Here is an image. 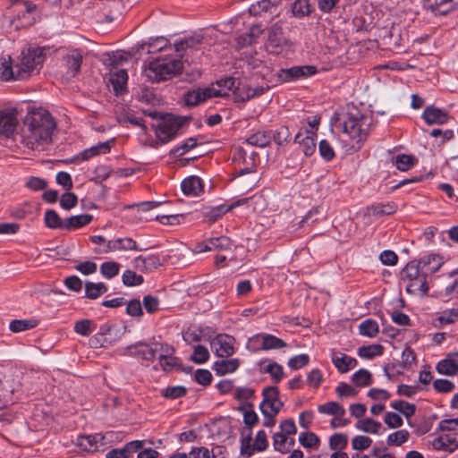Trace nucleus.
<instances>
[{
	"label": "nucleus",
	"mask_w": 458,
	"mask_h": 458,
	"mask_svg": "<svg viewBox=\"0 0 458 458\" xmlns=\"http://www.w3.org/2000/svg\"><path fill=\"white\" fill-rule=\"evenodd\" d=\"M55 123L51 114L45 110L29 113L21 132V142L31 150H43L52 143Z\"/></svg>",
	"instance_id": "f257e3e1"
},
{
	"label": "nucleus",
	"mask_w": 458,
	"mask_h": 458,
	"mask_svg": "<svg viewBox=\"0 0 458 458\" xmlns=\"http://www.w3.org/2000/svg\"><path fill=\"white\" fill-rule=\"evenodd\" d=\"M182 57V55L158 57L148 63L144 74L152 82L168 81L182 72L183 68Z\"/></svg>",
	"instance_id": "f03ea898"
},
{
	"label": "nucleus",
	"mask_w": 458,
	"mask_h": 458,
	"mask_svg": "<svg viewBox=\"0 0 458 458\" xmlns=\"http://www.w3.org/2000/svg\"><path fill=\"white\" fill-rule=\"evenodd\" d=\"M235 79L227 77L217 81L209 87L199 88L189 91L185 95V103L187 106H197L211 98H227L229 92L236 89Z\"/></svg>",
	"instance_id": "7ed1b4c3"
},
{
	"label": "nucleus",
	"mask_w": 458,
	"mask_h": 458,
	"mask_svg": "<svg viewBox=\"0 0 458 458\" xmlns=\"http://www.w3.org/2000/svg\"><path fill=\"white\" fill-rule=\"evenodd\" d=\"M441 265V258L437 255L424 257L420 260H412L403 269L401 273L402 280L408 282L425 276L428 273H435L440 268Z\"/></svg>",
	"instance_id": "20e7f679"
},
{
	"label": "nucleus",
	"mask_w": 458,
	"mask_h": 458,
	"mask_svg": "<svg viewBox=\"0 0 458 458\" xmlns=\"http://www.w3.org/2000/svg\"><path fill=\"white\" fill-rule=\"evenodd\" d=\"M44 59V50L42 48L23 50L21 62L15 65L18 79L21 81L27 80L35 72H38Z\"/></svg>",
	"instance_id": "39448f33"
},
{
	"label": "nucleus",
	"mask_w": 458,
	"mask_h": 458,
	"mask_svg": "<svg viewBox=\"0 0 458 458\" xmlns=\"http://www.w3.org/2000/svg\"><path fill=\"white\" fill-rule=\"evenodd\" d=\"M181 126L182 122L179 118L174 115H166L158 123L156 135L162 143L168 142L176 135Z\"/></svg>",
	"instance_id": "423d86ee"
},
{
	"label": "nucleus",
	"mask_w": 458,
	"mask_h": 458,
	"mask_svg": "<svg viewBox=\"0 0 458 458\" xmlns=\"http://www.w3.org/2000/svg\"><path fill=\"white\" fill-rule=\"evenodd\" d=\"M366 120L363 116H349L344 122V131L357 143L363 141L367 136Z\"/></svg>",
	"instance_id": "0eeeda50"
},
{
	"label": "nucleus",
	"mask_w": 458,
	"mask_h": 458,
	"mask_svg": "<svg viewBox=\"0 0 458 458\" xmlns=\"http://www.w3.org/2000/svg\"><path fill=\"white\" fill-rule=\"evenodd\" d=\"M235 339L225 334L217 335L212 339L210 345L212 352L218 357L228 358L235 352Z\"/></svg>",
	"instance_id": "6e6552de"
},
{
	"label": "nucleus",
	"mask_w": 458,
	"mask_h": 458,
	"mask_svg": "<svg viewBox=\"0 0 458 458\" xmlns=\"http://www.w3.org/2000/svg\"><path fill=\"white\" fill-rule=\"evenodd\" d=\"M318 70L313 65L293 66L289 69H281L278 78L283 82L306 78L317 73Z\"/></svg>",
	"instance_id": "1a4fd4ad"
},
{
	"label": "nucleus",
	"mask_w": 458,
	"mask_h": 458,
	"mask_svg": "<svg viewBox=\"0 0 458 458\" xmlns=\"http://www.w3.org/2000/svg\"><path fill=\"white\" fill-rule=\"evenodd\" d=\"M231 247V240L226 236L216 238H209L202 242L198 243L193 251L195 253H203L206 251H221L227 250Z\"/></svg>",
	"instance_id": "9d476101"
},
{
	"label": "nucleus",
	"mask_w": 458,
	"mask_h": 458,
	"mask_svg": "<svg viewBox=\"0 0 458 458\" xmlns=\"http://www.w3.org/2000/svg\"><path fill=\"white\" fill-rule=\"evenodd\" d=\"M247 199H240L233 202L231 205L222 204L210 208H205L202 211L204 222L212 225L220 219L225 214L231 211L233 208L238 207L245 203Z\"/></svg>",
	"instance_id": "9b49d317"
},
{
	"label": "nucleus",
	"mask_w": 458,
	"mask_h": 458,
	"mask_svg": "<svg viewBox=\"0 0 458 458\" xmlns=\"http://www.w3.org/2000/svg\"><path fill=\"white\" fill-rule=\"evenodd\" d=\"M280 0H260L252 4L249 8V13L253 16H262L269 13L271 16L279 15Z\"/></svg>",
	"instance_id": "f8f14e48"
},
{
	"label": "nucleus",
	"mask_w": 458,
	"mask_h": 458,
	"mask_svg": "<svg viewBox=\"0 0 458 458\" xmlns=\"http://www.w3.org/2000/svg\"><path fill=\"white\" fill-rule=\"evenodd\" d=\"M63 66L66 70L65 76L74 77L80 71L82 63V54L77 50H71L63 57Z\"/></svg>",
	"instance_id": "ddd939ff"
},
{
	"label": "nucleus",
	"mask_w": 458,
	"mask_h": 458,
	"mask_svg": "<svg viewBox=\"0 0 458 458\" xmlns=\"http://www.w3.org/2000/svg\"><path fill=\"white\" fill-rule=\"evenodd\" d=\"M458 322V301L454 303L449 309L437 313L431 320V324L436 328H441L446 325H452Z\"/></svg>",
	"instance_id": "4468645a"
},
{
	"label": "nucleus",
	"mask_w": 458,
	"mask_h": 458,
	"mask_svg": "<svg viewBox=\"0 0 458 458\" xmlns=\"http://www.w3.org/2000/svg\"><path fill=\"white\" fill-rule=\"evenodd\" d=\"M18 120L13 110L0 111V134L9 138L16 131Z\"/></svg>",
	"instance_id": "2eb2a0df"
},
{
	"label": "nucleus",
	"mask_w": 458,
	"mask_h": 458,
	"mask_svg": "<svg viewBox=\"0 0 458 458\" xmlns=\"http://www.w3.org/2000/svg\"><path fill=\"white\" fill-rule=\"evenodd\" d=\"M138 246L131 238H116L106 242L105 249H98L97 253H107L116 250H137Z\"/></svg>",
	"instance_id": "dca6fc26"
},
{
	"label": "nucleus",
	"mask_w": 458,
	"mask_h": 458,
	"mask_svg": "<svg viewBox=\"0 0 458 458\" xmlns=\"http://www.w3.org/2000/svg\"><path fill=\"white\" fill-rule=\"evenodd\" d=\"M316 132L314 131H299L295 138L294 142L298 143L305 156H311L316 150L315 142Z\"/></svg>",
	"instance_id": "f3484780"
},
{
	"label": "nucleus",
	"mask_w": 458,
	"mask_h": 458,
	"mask_svg": "<svg viewBox=\"0 0 458 458\" xmlns=\"http://www.w3.org/2000/svg\"><path fill=\"white\" fill-rule=\"evenodd\" d=\"M454 0H425L424 7L432 14L437 16L446 15L455 7Z\"/></svg>",
	"instance_id": "a211bd4d"
},
{
	"label": "nucleus",
	"mask_w": 458,
	"mask_h": 458,
	"mask_svg": "<svg viewBox=\"0 0 458 458\" xmlns=\"http://www.w3.org/2000/svg\"><path fill=\"white\" fill-rule=\"evenodd\" d=\"M106 437V435L102 434L80 436L77 438V444L84 451L93 452L97 451L99 447L104 446L106 445V443L104 442Z\"/></svg>",
	"instance_id": "6ab92c4d"
},
{
	"label": "nucleus",
	"mask_w": 458,
	"mask_h": 458,
	"mask_svg": "<svg viewBox=\"0 0 458 458\" xmlns=\"http://www.w3.org/2000/svg\"><path fill=\"white\" fill-rule=\"evenodd\" d=\"M436 369L439 374L454 376L458 372V352L449 353L437 364Z\"/></svg>",
	"instance_id": "aec40b11"
},
{
	"label": "nucleus",
	"mask_w": 458,
	"mask_h": 458,
	"mask_svg": "<svg viewBox=\"0 0 458 458\" xmlns=\"http://www.w3.org/2000/svg\"><path fill=\"white\" fill-rule=\"evenodd\" d=\"M331 359L334 365L342 373L349 371L350 369L355 368L358 364L356 359L340 352H333Z\"/></svg>",
	"instance_id": "412c9836"
},
{
	"label": "nucleus",
	"mask_w": 458,
	"mask_h": 458,
	"mask_svg": "<svg viewBox=\"0 0 458 458\" xmlns=\"http://www.w3.org/2000/svg\"><path fill=\"white\" fill-rule=\"evenodd\" d=\"M422 118L429 124H444L448 121V114L437 107L428 106L422 114Z\"/></svg>",
	"instance_id": "4be33fe9"
},
{
	"label": "nucleus",
	"mask_w": 458,
	"mask_h": 458,
	"mask_svg": "<svg viewBox=\"0 0 458 458\" xmlns=\"http://www.w3.org/2000/svg\"><path fill=\"white\" fill-rule=\"evenodd\" d=\"M128 81L127 72L123 69L111 71L109 74V81L113 86L115 95H122L126 91Z\"/></svg>",
	"instance_id": "5701e85b"
},
{
	"label": "nucleus",
	"mask_w": 458,
	"mask_h": 458,
	"mask_svg": "<svg viewBox=\"0 0 458 458\" xmlns=\"http://www.w3.org/2000/svg\"><path fill=\"white\" fill-rule=\"evenodd\" d=\"M0 79L4 81L19 80L17 68L14 70L10 55H2L0 57Z\"/></svg>",
	"instance_id": "b1692460"
},
{
	"label": "nucleus",
	"mask_w": 458,
	"mask_h": 458,
	"mask_svg": "<svg viewBox=\"0 0 458 458\" xmlns=\"http://www.w3.org/2000/svg\"><path fill=\"white\" fill-rule=\"evenodd\" d=\"M174 352V349L172 346L165 344L159 354V364L165 371L172 370L178 364L177 358L173 355Z\"/></svg>",
	"instance_id": "393cba45"
},
{
	"label": "nucleus",
	"mask_w": 458,
	"mask_h": 458,
	"mask_svg": "<svg viewBox=\"0 0 458 458\" xmlns=\"http://www.w3.org/2000/svg\"><path fill=\"white\" fill-rule=\"evenodd\" d=\"M182 190L185 195L198 196L203 191V185L200 178L198 176H190L182 182Z\"/></svg>",
	"instance_id": "a878e982"
},
{
	"label": "nucleus",
	"mask_w": 458,
	"mask_h": 458,
	"mask_svg": "<svg viewBox=\"0 0 458 458\" xmlns=\"http://www.w3.org/2000/svg\"><path fill=\"white\" fill-rule=\"evenodd\" d=\"M432 446L435 450H443L454 452L458 448L456 439L449 435H443L432 441Z\"/></svg>",
	"instance_id": "bb28decb"
},
{
	"label": "nucleus",
	"mask_w": 458,
	"mask_h": 458,
	"mask_svg": "<svg viewBox=\"0 0 458 458\" xmlns=\"http://www.w3.org/2000/svg\"><path fill=\"white\" fill-rule=\"evenodd\" d=\"M240 366L238 359H229L217 360L213 365V369L219 376H224L234 372Z\"/></svg>",
	"instance_id": "cd10ccee"
},
{
	"label": "nucleus",
	"mask_w": 458,
	"mask_h": 458,
	"mask_svg": "<svg viewBox=\"0 0 458 458\" xmlns=\"http://www.w3.org/2000/svg\"><path fill=\"white\" fill-rule=\"evenodd\" d=\"M165 344H154L153 345H148L144 344H139L136 345L137 353L142 357V359L146 360H153L156 357V354L162 352L164 350Z\"/></svg>",
	"instance_id": "c85d7f7f"
},
{
	"label": "nucleus",
	"mask_w": 458,
	"mask_h": 458,
	"mask_svg": "<svg viewBox=\"0 0 458 458\" xmlns=\"http://www.w3.org/2000/svg\"><path fill=\"white\" fill-rule=\"evenodd\" d=\"M268 46L271 47H279L285 44L286 40L284 37L281 25L276 22L273 24L268 30Z\"/></svg>",
	"instance_id": "c756f323"
},
{
	"label": "nucleus",
	"mask_w": 458,
	"mask_h": 458,
	"mask_svg": "<svg viewBox=\"0 0 458 458\" xmlns=\"http://www.w3.org/2000/svg\"><path fill=\"white\" fill-rule=\"evenodd\" d=\"M92 216L89 214H83L79 216H70L64 219V230H72L81 228L90 223Z\"/></svg>",
	"instance_id": "7c9ffc66"
},
{
	"label": "nucleus",
	"mask_w": 458,
	"mask_h": 458,
	"mask_svg": "<svg viewBox=\"0 0 458 458\" xmlns=\"http://www.w3.org/2000/svg\"><path fill=\"white\" fill-rule=\"evenodd\" d=\"M159 259L154 255L139 256L134 259L133 266L139 270H150L159 265Z\"/></svg>",
	"instance_id": "2f4dec72"
},
{
	"label": "nucleus",
	"mask_w": 458,
	"mask_h": 458,
	"mask_svg": "<svg viewBox=\"0 0 458 458\" xmlns=\"http://www.w3.org/2000/svg\"><path fill=\"white\" fill-rule=\"evenodd\" d=\"M406 292L411 294L425 295L428 293L426 276L406 282Z\"/></svg>",
	"instance_id": "473e14b6"
},
{
	"label": "nucleus",
	"mask_w": 458,
	"mask_h": 458,
	"mask_svg": "<svg viewBox=\"0 0 458 458\" xmlns=\"http://www.w3.org/2000/svg\"><path fill=\"white\" fill-rule=\"evenodd\" d=\"M110 149H111V147H110L109 142H102V143H98L96 146H93L89 148L83 150L80 154V157H81V160L87 161V160H89L90 158H92L93 157L108 153L110 151Z\"/></svg>",
	"instance_id": "72a5a7b5"
},
{
	"label": "nucleus",
	"mask_w": 458,
	"mask_h": 458,
	"mask_svg": "<svg viewBox=\"0 0 458 458\" xmlns=\"http://www.w3.org/2000/svg\"><path fill=\"white\" fill-rule=\"evenodd\" d=\"M396 210L397 206L394 202L373 204L369 208V214L373 216H389Z\"/></svg>",
	"instance_id": "f704fd0d"
},
{
	"label": "nucleus",
	"mask_w": 458,
	"mask_h": 458,
	"mask_svg": "<svg viewBox=\"0 0 458 458\" xmlns=\"http://www.w3.org/2000/svg\"><path fill=\"white\" fill-rule=\"evenodd\" d=\"M357 429L369 434H379L382 424L370 418L360 420L355 424Z\"/></svg>",
	"instance_id": "c9c22d12"
},
{
	"label": "nucleus",
	"mask_w": 458,
	"mask_h": 458,
	"mask_svg": "<svg viewBox=\"0 0 458 458\" xmlns=\"http://www.w3.org/2000/svg\"><path fill=\"white\" fill-rule=\"evenodd\" d=\"M107 291V287L104 283L87 282L85 284V293L89 299H97Z\"/></svg>",
	"instance_id": "e433bc0d"
},
{
	"label": "nucleus",
	"mask_w": 458,
	"mask_h": 458,
	"mask_svg": "<svg viewBox=\"0 0 458 458\" xmlns=\"http://www.w3.org/2000/svg\"><path fill=\"white\" fill-rule=\"evenodd\" d=\"M38 322L34 319H14L11 321L9 328L13 333H20L36 327Z\"/></svg>",
	"instance_id": "4c0bfd02"
},
{
	"label": "nucleus",
	"mask_w": 458,
	"mask_h": 458,
	"mask_svg": "<svg viewBox=\"0 0 458 458\" xmlns=\"http://www.w3.org/2000/svg\"><path fill=\"white\" fill-rule=\"evenodd\" d=\"M45 224L51 229L64 230V220H62L58 214L52 209L47 210L45 213Z\"/></svg>",
	"instance_id": "58836bf2"
},
{
	"label": "nucleus",
	"mask_w": 458,
	"mask_h": 458,
	"mask_svg": "<svg viewBox=\"0 0 458 458\" xmlns=\"http://www.w3.org/2000/svg\"><path fill=\"white\" fill-rule=\"evenodd\" d=\"M328 445L333 451H344L348 445V437L343 433H336L330 437Z\"/></svg>",
	"instance_id": "ea45409f"
},
{
	"label": "nucleus",
	"mask_w": 458,
	"mask_h": 458,
	"mask_svg": "<svg viewBox=\"0 0 458 458\" xmlns=\"http://www.w3.org/2000/svg\"><path fill=\"white\" fill-rule=\"evenodd\" d=\"M266 89L264 87L252 88L250 86L243 87L242 91L236 95V99L241 101H247L252 98L261 96L264 94Z\"/></svg>",
	"instance_id": "a19ab883"
},
{
	"label": "nucleus",
	"mask_w": 458,
	"mask_h": 458,
	"mask_svg": "<svg viewBox=\"0 0 458 458\" xmlns=\"http://www.w3.org/2000/svg\"><path fill=\"white\" fill-rule=\"evenodd\" d=\"M292 12L295 17L301 18L308 16L312 9L308 0H296L293 4Z\"/></svg>",
	"instance_id": "79ce46f5"
},
{
	"label": "nucleus",
	"mask_w": 458,
	"mask_h": 458,
	"mask_svg": "<svg viewBox=\"0 0 458 458\" xmlns=\"http://www.w3.org/2000/svg\"><path fill=\"white\" fill-rule=\"evenodd\" d=\"M318 410L320 413L334 416L345 414L344 408L335 402H328L327 403L321 404L318 406Z\"/></svg>",
	"instance_id": "37998d69"
},
{
	"label": "nucleus",
	"mask_w": 458,
	"mask_h": 458,
	"mask_svg": "<svg viewBox=\"0 0 458 458\" xmlns=\"http://www.w3.org/2000/svg\"><path fill=\"white\" fill-rule=\"evenodd\" d=\"M283 407V403L277 399L273 401H262L260 410L264 415H277Z\"/></svg>",
	"instance_id": "c03bdc74"
},
{
	"label": "nucleus",
	"mask_w": 458,
	"mask_h": 458,
	"mask_svg": "<svg viewBox=\"0 0 458 458\" xmlns=\"http://www.w3.org/2000/svg\"><path fill=\"white\" fill-rule=\"evenodd\" d=\"M96 328V324L90 319H81L75 323L74 331L83 336L89 335Z\"/></svg>",
	"instance_id": "a18cd8bd"
},
{
	"label": "nucleus",
	"mask_w": 458,
	"mask_h": 458,
	"mask_svg": "<svg viewBox=\"0 0 458 458\" xmlns=\"http://www.w3.org/2000/svg\"><path fill=\"white\" fill-rule=\"evenodd\" d=\"M416 163V158L411 155L401 154L395 157V165L398 170L405 172L411 169Z\"/></svg>",
	"instance_id": "49530a36"
},
{
	"label": "nucleus",
	"mask_w": 458,
	"mask_h": 458,
	"mask_svg": "<svg viewBox=\"0 0 458 458\" xmlns=\"http://www.w3.org/2000/svg\"><path fill=\"white\" fill-rule=\"evenodd\" d=\"M410 437V433L406 429H401L390 434L387 437V445L400 446L403 443L407 442Z\"/></svg>",
	"instance_id": "de8ad7c7"
},
{
	"label": "nucleus",
	"mask_w": 458,
	"mask_h": 458,
	"mask_svg": "<svg viewBox=\"0 0 458 458\" xmlns=\"http://www.w3.org/2000/svg\"><path fill=\"white\" fill-rule=\"evenodd\" d=\"M384 348L380 344H371L368 346H362L359 348L358 354L361 358L371 359L375 356L381 355L383 353Z\"/></svg>",
	"instance_id": "09e8293b"
},
{
	"label": "nucleus",
	"mask_w": 458,
	"mask_h": 458,
	"mask_svg": "<svg viewBox=\"0 0 458 458\" xmlns=\"http://www.w3.org/2000/svg\"><path fill=\"white\" fill-rule=\"evenodd\" d=\"M391 407L402 414H403L406 418L411 417L415 412V405L409 403L404 401H394L390 403Z\"/></svg>",
	"instance_id": "8fccbe9b"
},
{
	"label": "nucleus",
	"mask_w": 458,
	"mask_h": 458,
	"mask_svg": "<svg viewBox=\"0 0 458 458\" xmlns=\"http://www.w3.org/2000/svg\"><path fill=\"white\" fill-rule=\"evenodd\" d=\"M247 142L250 145L263 148L269 144L270 136L264 131H259L250 135L247 139Z\"/></svg>",
	"instance_id": "3c124183"
},
{
	"label": "nucleus",
	"mask_w": 458,
	"mask_h": 458,
	"mask_svg": "<svg viewBox=\"0 0 458 458\" xmlns=\"http://www.w3.org/2000/svg\"><path fill=\"white\" fill-rule=\"evenodd\" d=\"M262 370L266 373L270 374L271 377L276 382H279L284 377L283 368L276 362H270L267 365L263 364Z\"/></svg>",
	"instance_id": "603ef678"
},
{
	"label": "nucleus",
	"mask_w": 458,
	"mask_h": 458,
	"mask_svg": "<svg viewBox=\"0 0 458 458\" xmlns=\"http://www.w3.org/2000/svg\"><path fill=\"white\" fill-rule=\"evenodd\" d=\"M360 333L362 335L374 337L378 333V325L372 319H367L360 325Z\"/></svg>",
	"instance_id": "864d4df0"
},
{
	"label": "nucleus",
	"mask_w": 458,
	"mask_h": 458,
	"mask_svg": "<svg viewBox=\"0 0 458 458\" xmlns=\"http://www.w3.org/2000/svg\"><path fill=\"white\" fill-rule=\"evenodd\" d=\"M120 265L114 261L104 262L100 266L101 274L108 279L113 278L114 276L118 275Z\"/></svg>",
	"instance_id": "5fc2aeb1"
},
{
	"label": "nucleus",
	"mask_w": 458,
	"mask_h": 458,
	"mask_svg": "<svg viewBox=\"0 0 458 458\" xmlns=\"http://www.w3.org/2000/svg\"><path fill=\"white\" fill-rule=\"evenodd\" d=\"M353 383L358 386H366L371 384V374L364 369L355 372L352 376Z\"/></svg>",
	"instance_id": "6e6d98bb"
},
{
	"label": "nucleus",
	"mask_w": 458,
	"mask_h": 458,
	"mask_svg": "<svg viewBox=\"0 0 458 458\" xmlns=\"http://www.w3.org/2000/svg\"><path fill=\"white\" fill-rule=\"evenodd\" d=\"M274 448L280 453L289 452L288 437L283 433H276L273 437Z\"/></svg>",
	"instance_id": "4d7b16f0"
},
{
	"label": "nucleus",
	"mask_w": 458,
	"mask_h": 458,
	"mask_svg": "<svg viewBox=\"0 0 458 458\" xmlns=\"http://www.w3.org/2000/svg\"><path fill=\"white\" fill-rule=\"evenodd\" d=\"M263 344L265 350L280 349L286 345L282 339L268 334H264Z\"/></svg>",
	"instance_id": "13d9d810"
},
{
	"label": "nucleus",
	"mask_w": 458,
	"mask_h": 458,
	"mask_svg": "<svg viewBox=\"0 0 458 458\" xmlns=\"http://www.w3.org/2000/svg\"><path fill=\"white\" fill-rule=\"evenodd\" d=\"M299 442L306 448H313L318 445L319 438L312 432H305L300 435Z\"/></svg>",
	"instance_id": "bf43d9fd"
},
{
	"label": "nucleus",
	"mask_w": 458,
	"mask_h": 458,
	"mask_svg": "<svg viewBox=\"0 0 458 458\" xmlns=\"http://www.w3.org/2000/svg\"><path fill=\"white\" fill-rule=\"evenodd\" d=\"M372 444V439L366 436H356L352 439V447L356 451H364Z\"/></svg>",
	"instance_id": "052dcab7"
},
{
	"label": "nucleus",
	"mask_w": 458,
	"mask_h": 458,
	"mask_svg": "<svg viewBox=\"0 0 458 458\" xmlns=\"http://www.w3.org/2000/svg\"><path fill=\"white\" fill-rule=\"evenodd\" d=\"M209 358V352L208 350L202 346V345H197L194 347V352L191 356V360L195 363L201 364L206 362Z\"/></svg>",
	"instance_id": "680f3d73"
},
{
	"label": "nucleus",
	"mask_w": 458,
	"mask_h": 458,
	"mask_svg": "<svg viewBox=\"0 0 458 458\" xmlns=\"http://www.w3.org/2000/svg\"><path fill=\"white\" fill-rule=\"evenodd\" d=\"M123 283L128 286L140 285L143 283V277L131 270H126L123 275Z\"/></svg>",
	"instance_id": "e2e57ef3"
},
{
	"label": "nucleus",
	"mask_w": 458,
	"mask_h": 458,
	"mask_svg": "<svg viewBox=\"0 0 458 458\" xmlns=\"http://www.w3.org/2000/svg\"><path fill=\"white\" fill-rule=\"evenodd\" d=\"M263 337L264 334H258L248 340L246 348L250 352H258L260 350H265V345L263 344Z\"/></svg>",
	"instance_id": "0e129e2a"
},
{
	"label": "nucleus",
	"mask_w": 458,
	"mask_h": 458,
	"mask_svg": "<svg viewBox=\"0 0 458 458\" xmlns=\"http://www.w3.org/2000/svg\"><path fill=\"white\" fill-rule=\"evenodd\" d=\"M200 42H201V39L199 38H185L184 40L175 43L174 50L177 53H180L182 51H186L190 48L194 47L196 45L199 44Z\"/></svg>",
	"instance_id": "69168bd1"
},
{
	"label": "nucleus",
	"mask_w": 458,
	"mask_h": 458,
	"mask_svg": "<svg viewBox=\"0 0 458 458\" xmlns=\"http://www.w3.org/2000/svg\"><path fill=\"white\" fill-rule=\"evenodd\" d=\"M318 150L320 156L327 161L332 160L335 157V151L329 142L326 140L319 142Z\"/></svg>",
	"instance_id": "338daca9"
},
{
	"label": "nucleus",
	"mask_w": 458,
	"mask_h": 458,
	"mask_svg": "<svg viewBox=\"0 0 458 458\" xmlns=\"http://www.w3.org/2000/svg\"><path fill=\"white\" fill-rule=\"evenodd\" d=\"M309 356L307 354H300L293 357L288 361V366L292 369H299L301 368H303L309 363Z\"/></svg>",
	"instance_id": "774afa93"
}]
</instances>
